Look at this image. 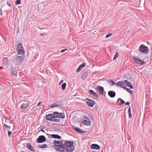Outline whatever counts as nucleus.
Returning <instances> with one entry per match:
<instances>
[{
  "instance_id": "50",
  "label": "nucleus",
  "mask_w": 152,
  "mask_h": 152,
  "mask_svg": "<svg viewBox=\"0 0 152 152\" xmlns=\"http://www.w3.org/2000/svg\"><path fill=\"white\" fill-rule=\"evenodd\" d=\"M40 131L44 132H45V131L42 128H41Z\"/></svg>"
},
{
  "instance_id": "9",
  "label": "nucleus",
  "mask_w": 152,
  "mask_h": 152,
  "mask_svg": "<svg viewBox=\"0 0 152 152\" xmlns=\"http://www.w3.org/2000/svg\"><path fill=\"white\" fill-rule=\"evenodd\" d=\"M47 135H49L50 136H51L52 138H55V139H61V137L60 135L57 134H49L48 133H46Z\"/></svg>"
},
{
  "instance_id": "24",
  "label": "nucleus",
  "mask_w": 152,
  "mask_h": 152,
  "mask_svg": "<svg viewBox=\"0 0 152 152\" xmlns=\"http://www.w3.org/2000/svg\"><path fill=\"white\" fill-rule=\"evenodd\" d=\"M8 58L7 57L4 58L3 59V65H6L8 63Z\"/></svg>"
},
{
  "instance_id": "13",
  "label": "nucleus",
  "mask_w": 152,
  "mask_h": 152,
  "mask_svg": "<svg viewBox=\"0 0 152 152\" xmlns=\"http://www.w3.org/2000/svg\"><path fill=\"white\" fill-rule=\"evenodd\" d=\"M97 89L98 90L99 94H103L104 89L103 87L98 86L97 87Z\"/></svg>"
},
{
  "instance_id": "41",
  "label": "nucleus",
  "mask_w": 152,
  "mask_h": 152,
  "mask_svg": "<svg viewBox=\"0 0 152 152\" xmlns=\"http://www.w3.org/2000/svg\"><path fill=\"white\" fill-rule=\"evenodd\" d=\"M81 68L80 66H79L78 68L77 69V73L81 69Z\"/></svg>"
},
{
  "instance_id": "5",
  "label": "nucleus",
  "mask_w": 152,
  "mask_h": 152,
  "mask_svg": "<svg viewBox=\"0 0 152 152\" xmlns=\"http://www.w3.org/2000/svg\"><path fill=\"white\" fill-rule=\"evenodd\" d=\"M45 137L44 135H41L39 136L37 140L38 143H41L45 142L46 140Z\"/></svg>"
},
{
  "instance_id": "15",
  "label": "nucleus",
  "mask_w": 152,
  "mask_h": 152,
  "mask_svg": "<svg viewBox=\"0 0 152 152\" xmlns=\"http://www.w3.org/2000/svg\"><path fill=\"white\" fill-rule=\"evenodd\" d=\"M108 95L111 98L114 97L115 96V93L113 91H110L108 92Z\"/></svg>"
},
{
  "instance_id": "33",
  "label": "nucleus",
  "mask_w": 152,
  "mask_h": 152,
  "mask_svg": "<svg viewBox=\"0 0 152 152\" xmlns=\"http://www.w3.org/2000/svg\"><path fill=\"white\" fill-rule=\"evenodd\" d=\"M4 126L6 128V129H10V126H8L7 124H4Z\"/></svg>"
},
{
  "instance_id": "42",
  "label": "nucleus",
  "mask_w": 152,
  "mask_h": 152,
  "mask_svg": "<svg viewBox=\"0 0 152 152\" xmlns=\"http://www.w3.org/2000/svg\"><path fill=\"white\" fill-rule=\"evenodd\" d=\"M111 35H112L111 34L108 33V34L106 35V37L108 38V37H110Z\"/></svg>"
},
{
  "instance_id": "17",
  "label": "nucleus",
  "mask_w": 152,
  "mask_h": 152,
  "mask_svg": "<svg viewBox=\"0 0 152 152\" xmlns=\"http://www.w3.org/2000/svg\"><path fill=\"white\" fill-rule=\"evenodd\" d=\"M29 105L28 103H23L21 105L20 108L22 110H25Z\"/></svg>"
},
{
  "instance_id": "46",
  "label": "nucleus",
  "mask_w": 152,
  "mask_h": 152,
  "mask_svg": "<svg viewBox=\"0 0 152 152\" xmlns=\"http://www.w3.org/2000/svg\"><path fill=\"white\" fill-rule=\"evenodd\" d=\"M129 115V118H131L132 117V115L131 113L128 114Z\"/></svg>"
},
{
  "instance_id": "49",
  "label": "nucleus",
  "mask_w": 152,
  "mask_h": 152,
  "mask_svg": "<svg viewBox=\"0 0 152 152\" xmlns=\"http://www.w3.org/2000/svg\"><path fill=\"white\" fill-rule=\"evenodd\" d=\"M41 103H42V102H39L37 104V106H40Z\"/></svg>"
},
{
  "instance_id": "6",
  "label": "nucleus",
  "mask_w": 152,
  "mask_h": 152,
  "mask_svg": "<svg viewBox=\"0 0 152 152\" xmlns=\"http://www.w3.org/2000/svg\"><path fill=\"white\" fill-rule=\"evenodd\" d=\"M86 103L89 106L91 107H94V105L95 103L94 102L88 99H86Z\"/></svg>"
},
{
  "instance_id": "40",
  "label": "nucleus",
  "mask_w": 152,
  "mask_h": 152,
  "mask_svg": "<svg viewBox=\"0 0 152 152\" xmlns=\"http://www.w3.org/2000/svg\"><path fill=\"white\" fill-rule=\"evenodd\" d=\"M131 107L130 106H129V108H128V114L131 113Z\"/></svg>"
},
{
  "instance_id": "34",
  "label": "nucleus",
  "mask_w": 152,
  "mask_h": 152,
  "mask_svg": "<svg viewBox=\"0 0 152 152\" xmlns=\"http://www.w3.org/2000/svg\"><path fill=\"white\" fill-rule=\"evenodd\" d=\"M108 82L109 83H111V86H112L114 85H115L116 84V83L113 80H108Z\"/></svg>"
},
{
  "instance_id": "10",
  "label": "nucleus",
  "mask_w": 152,
  "mask_h": 152,
  "mask_svg": "<svg viewBox=\"0 0 152 152\" xmlns=\"http://www.w3.org/2000/svg\"><path fill=\"white\" fill-rule=\"evenodd\" d=\"M81 123L88 126L90 125L91 121L90 119H85Z\"/></svg>"
},
{
  "instance_id": "52",
  "label": "nucleus",
  "mask_w": 152,
  "mask_h": 152,
  "mask_svg": "<svg viewBox=\"0 0 152 152\" xmlns=\"http://www.w3.org/2000/svg\"><path fill=\"white\" fill-rule=\"evenodd\" d=\"M20 152H25L23 151H21Z\"/></svg>"
},
{
  "instance_id": "32",
  "label": "nucleus",
  "mask_w": 152,
  "mask_h": 152,
  "mask_svg": "<svg viewBox=\"0 0 152 152\" xmlns=\"http://www.w3.org/2000/svg\"><path fill=\"white\" fill-rule=\"evenodd\" d=\"M60 120L59 119H55V118H52V121L55 122H59L60 121Z\"/></svg>"
},
{
  "instance_id": "2",
  "label": "nucleus",
  "mask_w": 152,
  "mask_h": 152,
  "mask_svg": "<svg viewBox=\"0 0 152 152\" xmlns=\"http://www.w3.org/2000/svg\"><path fill=\"white\" fill-rule=\"evenodd\" d=\"M64 147L68 152H72L74 151V146L73 142L69 141H66L64 144Z\"/></svg>"
},
{
  "instance_id": "7",
  "label": "nucleus",
  "mask_w": 152,
  "mask_h": 152,
  "mask_svg": "<svg viewBox=\"0 0 152 152\" xmlns=\"http://www.w3.org/2000/svg\"><path fill=\"white\" fill-rule=\"evenodd\" d=\"M24 58L22 56H18L16 57V60L18 64H21L23 62Z\"/></svg>"
},
{
  "instance_id": "39",
  "label": "nucleus",
  "mask_w": 152,
  "mask_h": 152,
  "mask_svg": "<svg viewBox=\"0 0 152 152\" xmlns=\"http://www.w3.org/2000/svg\"><path fill=\"white\" fill-rule=\"evenodd\" d=\"M21 2V0H17L16 1L15 4L17 5H18Z\"/></svg>"
},
{
  "instance_id": "38",
  "label": "nucleus",
  "mask_w": 152,
  "mask_h": 152,
  "mask_svg": "<svg viewBox=\"0 0 152 152\" xmlns=\"http://www.w3.org/2000/svg\"><path fill=\"white\" fill-rule=\"evenodd\" d=\"M86 65V64L84 63H83L82 64L80 65L79 66H80L82 69V68L84 67Z\"/></svg>"
},
{
  "instance_id": "3",
  "label": "nucleus",
  "mask_w": 152,
  "mask_h": 152,
  "mask_svg": "<svg viewBox=\"0 0 152 152\" xmlns=\"http://www.w3.org/2000/svg\"><path fill=\"white\" fill-rule=\"evenodd\" d=\"M139 50L141 53L147 54L148 53L149 49L148 47L145 46L144 44H142L139 47Z\"/></svg>"
},
{
  "instance_id": "47",
  "label": "nucleus",
  "mask_w": 152,
  "mask_h": 152,
  "mask_svg": "<svg viewBox=\"0 0 152 152\" xmlns=\"http://www.w3.org/2000/svg\"><path fill=\"white\" fill-rule=\"evenodd\" d=\"M64 82V80H61V81H60L59 84L60 85L61 83H63Z\"/></svg>"
},
{
  "instance_id": "26",
  "label": "nucleus",
  "mask_w": 152,
  "mask_h": 152,
  "mask_svg": "<svg viewBox=\"0 0 152 152\" xmlns=\"http://www.w3.org/2000/svg\"><path fill=\"white\" fill-rule=\"evenodd\" d=\"M22 44L20 43H18L17 46V50H18L20 49L23 48Z\"/></svg>"
},
{
  "instance_id": "36",
  "label": "nucleus",
  "mask_w": 152,
  "mask_h": 152,
  "mask_svg": "<svg viewBox=\"0 0 152 152\" xmlns=\"http://www.w3.org/2000/svg\"><path fill=\"white\" fill-rule=\"evenodd\" d=\"M129 82H128V80H124L122 84H124L125 85H126V84H128L129 83Z\"/></svg>"
},
{
  "instance_id": "8",
  "label": "nucleus",
  "mask_w": 152,
  "mask_h": 152,
  "mask_svg": "<svg viewBox=\"0 0 152 152\" xmlns=\"http://www.w3.org/2000/svg\"><path fill=\"white\" fill-rule=\"evenodd\" d=\"M10 73L12 75L16 76L17 74V70H16L15 68L12 67L10 71Z\"/></svg>"
},
{
  "instance_id": "51",
  "label": "nucleus",
  "mask_w": 152,
  "mask_h": 152,
  "mask_svg": "<svg viewBox=\"0 0 152 152\" xmlns=\"http://www.w3.org/2000/svg\"><path fill=\"white\" fill-rule=\"evenodd\" d=\"M44 34H41V36H43V35Z\"/></svg>"
},
{
  "instance_id": "28",
  "label": "nucleus",
  "mask_w": 152,
  "mask_h": 152,
  "mask_svg": "<svg viewBox=\"0 0 152 152\" xmlns=\"http://www.w3.org/2000/svg\"><path fill=\"white\" fill-rule=\"evenodd\" d=\"M66 83H64L62 85L61 88L63 90H64L66 88Z\"/></svg>"
},
{
  "instance_id": "44",
  "label": "nucleus",
  "mask_w": 152,
  "mask_h": 152,
  "mask_svg": "<svg viewBox=\"0 0 152 152\" xmlns=\"http://www.w3.org/2000/svg\"><path fill=\"white\" fill-rule=\"evenodd\" d=\"M66 50H67V49H63L61 51V52L63 53V52H64Z\"/></svg>"
},
{
  "instance_id": "18",
  "label": "nucleus",
  "mask_w": 152,
  "mask_h": 152,
  "mask_svg": "<svg viewBox=\"0 0 152 152\" xmlns=\"http://www.w3.org/2000/svg\"><path fill=\"white\" fill-rule=\"evenodd\" d=\"M88 76V73L87 72H83L81 75V78L82 79L85 80L87 78Z\"/></svg>"
},
{
  "instance_id": "27",
  "label": "nucleus",
  "mask_w": 152,
  "mask_h": 152,
  "mask_svg": "<svg viewBox=\"0 0 152 152\" xmlns=\"http://www.w3.org/2000/svg\"><path fill=\"white\" fill-rule=\"evenodd\" d=\"M39 146L40 148H45L47 147V145L46 144H44L42 145H39Z\"/></svg>"
},
{
  "instance_id": "25",
  "label": "nucleus",
  "mask_w": 152,
  "mask_h": 152,
  "mask_svg": "<svg viewBox=\"0 0 152 152\" xmlns=\"http://www.w3.org/2000/svg\"><path fill=\"white\" fill-rule=\"evenodd\" d=\"M122 83L123 82L119 81L117 82L115 85H116L117 86H120L121 88H122V86H123V84H122Z\"/></svg>"
},
{
  "instance_id": "31",
  "label": "nucleus",
  "mask_w": 152,
  "mask_h": 152,
  "mask_svg": "<svg viewBox=\"0 0 152 152\" xmlns=\"http://www.w3.org/2000/svg\"><path fill=\"white\" fill-rule=\"evenodd\" d=\"M118 56V53L117 52H116L113 57V60H115Z\"/></svg>"
},
{
  "instance_id": "45",
  "label": "nucleus",
  "mask_w": 152,
  "mask_h": 152,
  "mask_svg": "<svg viewBox=\"0 0 152 152\" xmlns=\"http://www.w3.org/2000/svg\"><path fill=\"white\" fill-rule=\"evenodd\" d=\"M2 15V9H0V15Z\"/></svg>"
},
{
  "instance_id": "12",
  "label": "nucleus",
  "mask_w": 152,
  "mask_h": 152,
  "mask_svg": "<svg viewBox=\"0 0 152 152\" xmlns=\"http://www.w3.org/2000/svg\"><path fill=\"white\" fill-rule=\"evenodd\" d=\"M45 118L47 120L51 121L52 118H55V117L52 114H49L46 115Z\"/></svg>"
},
{
  "instance_id": "43",
  "label": "nucleus",
  "mask_w": 152,
  "mask_h": 152,
  "mask_svg": "<svg viewBox=\"0 0 152 152\" xmlns=\"http://www.w3.org/2000/svg\"><path fill=\"white\" fill-rule=\"evenodd\" d=\"M12 133V132L10 131H9L8 132V135L9 137H10V136L11 135Z\"/></svg>"
},
{
  "instance_id": "4",
  "label": "nucleus",
  "mask_w": 152,
  "mask_h": 152,
  "mask_svg": "<svg viewBox=\"0 0 152 152\" xmlns=\"http://www.w3.org/2000/svg\"><path fill=\"white\" fill-rule=\"evenodd\" d=\"M133 61L138 64L142 65L145 63V62L143 61L140 60L139 58H137L134 56H132Z\"/></svg>"
},
{
  "instance_id": "23",
  "label": "nucleus",
  "mask_w": 152,
  "mask_h": 152,
  "mask_svg": "<svg viewBox=\"0 0 152 152\" xmlns=\"http://www.w3.org/2000/svg\"><path fill=\"white\" fill-rule=\"evenodd\" d=\"M122 88L126 90L129 92L130 94H132V91L130 89L127 88L126 86H122Z\"/></svg>"
},
{
  "instance_id": "22",
  "label": "nucleus",
  "mask_w": 152,
  "mask_h": 152,
  "mask_svg": "<svg viewBox=\"0 0 152 152\" xmlns=\"http://www.w3.org/2000/svg\"><path fill=\"white\" fill-rule=\"evenodd\" d=\"M53 116H54L55 118H59V115H58L59 114V113L58 112H54L53 113Z\"/></svg>"
},
{
  "instance_id": "11",
  "label": "nucleus",
  "mask_w": 152,
  "mask_h": 152,
  "mask_svg": "<svg viewBox=\"0 0 152 152\" xmlns=\"http://www.w3.org/2000/svg\"><path fill=\"white\" fill-rule=\"evenodd\" d=\"M91 148L92 149L99 150L100 148V147L99 145L97 144H93L91 145Z\"/></svg>"
},
{
  "instance_id": "35",
  "label": "nucleus",
  "mask_w": 152,
  "mask_h": 152,
  "mask_svg": "<svg viewBox=\"0 0 152 152\" xmlns=\"http://www.w3.org/2000/svg\"><path fill=\"white\" fill-rule=\"evenodd\" d=\"M120 100L121 102V103L120 104H123L125 103V102L124 100H122L121 99L119 98L118 100V102Z\"/></svg>"
},
{
  "instance_id": "20",
  "label": "nucleus",
  "mask_w": 152,
  "mask_h": 152,
  "mask_svg": "<svg viewBox=\"0 0 152 152\" xmlns=\"http://www.w3.org/2000/svg\"><path fill=\"white\" fill-rule=\"evenodd\" d=\"M27 146L28 148L30 150L34 152H35V151L33 149V148L31 146V144L30 143H27Z\"/></svg>"
},
{
  "instance_id": "19",
  "label": "nucleus",
  "mask_w": 152,
  "mask_h": 152,
  "mask_svg": "<svg viewBox=\"0 0 152 152\" xmlns=\"http://www.w3.org/2000/svg\"><path fill=\"white\" fill-rule=\"evenodd\" d=\"M19 54L21 55H23L24 54L25 51L23 48L20 49L18 50H17Z\"/></svg>"
},
{
  "instance_id": "37",
  "label": "nucleus",
  "mask_w": 152,
  "mask_h": 152,
  "mask_svg": "<svg viewBox=\"0 0 152 152\" xmlns=\"http://www.w3.org/2000/svg\"><path fill=\"white\" fill-rule=\"evenodd\" d=\"M126 85L128 87H129L131 89L133 88V86L130 83H129L128 84H126Z\"/></svg>"
},
{
  "instance_id": "48",
  "label": "nucleus",
  "mask_w": 152,
  "mask_h": 152,
  "mask_svg": "<svg viewBox=\"0 0 152 152\" xmlns=\"http://www.w3.org/2000/svg\"><path fill=\"white\" fill-rule=\"evenodd\" d=\"M126 105H128L129 104V102H127L126 103H125Z\"/></svg>"
},
{
  "instance_id": "30",
  "label": "nucleus",
  "mask_w": 152,
  "mask_h": 152,
  "mask_svg": "<svg viewBox=\"0 0 152 152\" xmlns=\"http://www.w3.org/2000/svg\"><path fill=\"white\" fill-rule=\"evenodd\" d=\"M7 5H8L10 7L12 6V2L11 1H7Z\"/></svg>"
},
{
  "instance_id": "21",
  "label": "nucleus",
  "mask_w": 152,
  "mask_h": 152,
  "mask_svg": "<svg viewBox=\"0 0 152 152\" xmlns=\"http://www.w3.org/2000/svg\"><path fill=\"white\" fill-rule=\"evenodd\" d=\"M74 129L77 132L80 133L85 132H83L82 129L79 128L75 127L74 128Z\"/></svg>"
},
{
  "instance_id": "16",
  "label": "nucleus",
  "mask_w": 152,
  "mask_h": 152,
  "mask_svg": "<svg viewBox=\"0 0 152 152\" xmlns=\"http://www.w3.org/2000/svg\"><path fill=\"white\" fill-rule=\"evenodd\" d=\"M60 103V102H58L56 103H54L53 104L50 106V108H53L54 107L60 106L61 105Z\"/></svg>"
},
{
  "instance_id": "1",
  "label": "nucleus",
  "mask_w": 152,
  "mask_h": 152,
  "mask_svg": "<svg viewBox=\"0 0 152 152\" xmlns=\"http://www.w3.org/2000/svg\"><path fill=\"white\" fill-rule=\"evenodd\" d=\"M53 143L54 144V146L56 147L55 148L56 151L58 152H64L65 148L61 141L55 140Z\"/></svg>"
},
{
  "instance_id": "14",
  "label": "nucleus",
  "mask_w": 152,
  "mask_h": 152,
  "mask_svg": "<svg viewBox=\"0 0 152 152\" xmlns=\"http://www.w3.org/2000/svg\"><path fill=\"white\" fill-rule=\"evenodd\" d=\"M89 92L91 94L93 95L96 98H99V96L98 94L95 93L94 91L92 90H90L89 91Z\"/></svg>"
},
{
  "instance_id": "53",
  "label": "nucleus",
  "mask_w": 152,
  "mask_h": 152,
  "mask_svg": "<svg viewBox=\"0 0 152 152\" xmlns=\"http://www.w3.org/2000/svg\"><path fill=\"white\" fill-rule=\"evenodd\" d=\"M10 123L11 124L12 123L11 121H10Z\"/></svg>"
},
{
  "instance_id": "29",
  "label": "nucleus",
  "mask_w": 152,
  "mask_h": 152,
  "mask_svg": "<svg viewBox=\"0 0 152 152\" xmlns=\"http://www.w3.org/2000/svg\"><path fill=\"white\" fill-rule=\"evenodd\" d=\"M60 115H59V118H65L64 114L63 113H59V114Z\"/></svg>"
}]
</instances>
